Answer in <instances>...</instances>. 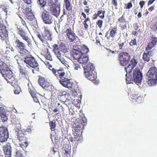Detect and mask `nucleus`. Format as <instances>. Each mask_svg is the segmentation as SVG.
Returning a JSON list of instances; mask_svg holds the SVG:
<instances>
[{
    "mask_svg": "<svg viewBox=\"0 0 157 157\" xmlns=\"http://www.w3.org/2000/svg\"><path fill=\"white\" fill-rule=\"evenodd\" d=\"M88 59L86 54L84 53L83 55L78 58V60L80 63L84 64V74L86 77L91 81H94V83L95 84H97L98 82L95 81L97 77L96 72L94 71V66L91 63H87Z\"/></svg>",
    "mask_w": 157,
    "mask_h": 157,
    "instance_id": "f257e3e1",
    "label": "nucleus"
},
{
    "mask_svg": "<svg viewBox=\"0 0 157 157\" xmlns=\"http://www.w3.org/2000/svg\"><path fill=\"white\" fill-rule=\"evenodd\" d=\"M131 72H128L126 75V81L127 84L132 83L134 82L136 84L141 82L143 77L142 73L138 68H135L133 71L132 75Z\"/></svg>",
    "mask_w": 157,
    "mask_h": 157,
    "instance_id": "f03ea898",
    "label": "nucleus"
},
{
    "mask_svg": "<svg viewBox=\"0 0 157 157\" xmlns=\"http://www.w3.org/2000/svg\"><path fill=\"white\" fill-rule=\"evenodd\" d=\"M1 74L8 83H10L13 86H14L16 82L15 79L13 72L10 69L4 71V73L1 72Z\"/></svg>",
    "mask_w": 157,
    "mask_h": 157,
    "instance_id": "7ed1b4c3",
    "label": "nucleus"
},
{
    "mask_svg": "<svg viewBox=\"0 0 157 157\" xmlns=\"http://www.w3.org/2000/svg\"><path fill=\"white\" fill-rule=\"evenodd\" d=\"M65 75V73L64 72H62L61 73H59V76L60 78L59 80L60 83L65 87L67 88L71 87L72 86L73 83L70 81L71 79H69L64 77Z\"/></svg>",
    "mask_w": 157,
    "mask_h": 157,
    "instance_id": "20e7f679",
    "label": "nucleus"
},
{
    "mask_svg": "<svg viewBox=\"0 0 157 157\" xmlns=\"http://www.w3.org/2000/svg\"><path fill=\"white\" fill-rule=\"evenodd\" d=\"M118 58L121 65L124 66L128 63L130 58V56L128 53L123 52L119 54Z\"/></svg>",
    "mask_w": 157,
    "mask_h": 157,
    "instance_id": "39448f33",
    "label": "nucleus"
},
{
    "mask_svg": "<svg viewBox=\"0 0 157 157\" xmlns=\"http://www.w3.org/2000/svg\"><path fill=\"white\" fill-rule=\"evenodd\" d=\"M9 137L7 128L6 127H0V142L3 143L7 141Z\"/></svg>",
    "mask_w": 157,
    "mask_h": 157,
    "instance_id": "423d86ee",
    "label": "nucleus"
},
{
    "mask_svg": "<svg viewBox=\"0 0 157 157\" xmlns=\"http://www.w3.org/2000/svg\"><path fill=\"white\" fill-rule=\"evenodd\" d=\"M42 18L45 24H51L53 21V17L49 12L45 11L42 12Z\"/></svg>",
    "mask_w": 157,
    "mask_h": 157,
    "instance_id": "0eeeda50",
    "label": "nucleus"
},
{
    "mask_svg": "<svg viewBox=\"0 0 157 157\" xmlns=\"http://www.w3.org/2000/svg\"><path fill=\"white\" fill-rule=\"evenodd\" d=\"M24 62L32 68L37 67L38 66V63L32 56L25 58Z\"/></svg>",
    "mask_w": 157,
    "mask_h": 157,
    "instance_id": "6e6552de",
    "label": "nucleus"
},
{
    "mask_svg": "<svg viewBox=\"0 0 157 157\" xmlns=\"http://www.w3.org/2000/svg\"><path fill=\"white\" fill-rule=\"evenodd\" d=\"M148 78L157 79V68L155 67H152L147 73L146 78Z\"/></svg>",
    "mask_w": 157,
    "mask_h": 157,
    "instance_id": "1a4fd4ad",
    "label": "nucleus"
},
{
    "mask_svg": "<svg viewBox=\"0 0 157 157\" xmlns=\"http://www.w3.org/2000/svg\"><path fill=\"white\" fill-rule=\"evenodd\" d=\"M38 82L40 85L43 88L45 89L46 90H50V88L51 86L50 84L48 82L45 81L44 78L39 76Z\"/></svg>",
    "mask_w": 157,
    "mask_h": 157,
    "instance_id": "9d476101",
    "label": "nucleus"
},
{
    "mask_svg": "<svg viewBox=\"0 0 157 157\" xmlns=\"http://www.w3.org/2000/svg\"><path fill=\"white\" fill-rule=\"evenodd\" d=\"M65 33H66L67 36L70 42L73 41L76 38H78L77 36L71 29H67Z\"/></svg>",
    "mask_w": 157,
    "mask_h": 157,
    "instance_id": "9b49d317",
    "label": "nucleus"
},
{
    "mask_svg": "<svg viewBox=\"0 0 157 157\" xmlns=\"http://www.w3.org/2000/svg\"><path fill=\"white\" fill-rule=\"evenodd\" d=\"M138 63L137 60L134 59L131 60L130 61V63H129L127 67H124V69L126 72H131L132 69Z\"/></svg>",
    "mask_w": 157,
    "mask_h": 157,
    "instance_id": "f8f14e48",
    "label": "nucleus"
},
{
    "mask_svg": "<svg viewBox=\"0 0 157 157\" xmlns=\"http://www.w3.org/2000/svg\"><path fill=\"white\" fill-rule=\"evenodd\" d=\"M52 14L56 17H58L60 12V7L53 6L50 9Z\"/></svg>",
    "mask_w": 157,
    "mask_h": 157,
    "instance_id": "ddd939ff",
    "label": "nucleus"
},
{
    "mask_svg": "<svg viewBox=\"0 0 157 157\" xmlns=\"http://www.w3.org/2000/svg\"><path fill=\"white\" fill-rule=\"evenodd\" d=\"M0 36L2 40H5L7 38L8 35L7 31L5 28L3 29H1L0 31Z\"/></svg>",
    "mask_w": 157,
    "mask_h": 157,
    "instance_id": "4468645a",
    "label": "nucleus"
},
{
    "mask_svg": "<svg viewBox=\"0 0 157 157\" xmlns=\"http://www.w3.org/2000/svg\"><path fill=\"white\" fill-rule=\"evenodd\" d=\"M43 34L44 39L45 42H47V41H51L52 40L51 35L49 31H45Z\"/></svg>",
    "mask_w": 157,
    "mask_h": 157,
    "instance_id": "2eb2a0df",
    "label": "nucleus"
},
{
    "mask_svg": "<svg viewBox=\"0 0 157 157\" xmlns=\"http://www.w3.org/2000/svg\"><path fill=\"white\" fill-rule=\"evenodd\" d=\"M9 113V112L7 111L5 113H2V114L0 115L1 119L3 122L7 121L8 120V117Z\"/></svg>",
    "mask_w": 157,
    "mask_h": 157,
    "instance_id": "dca6fc26",
    "label": "nucleus"
},
{
    "mask_svg": "<svg viewBox=\"0 0 157 157\" xmlns=\"http://www.w3.org/2000/svg\"><path fill=\"white\" fill-rule=\"evenodd\" d=\"M146 79H147L148 84L150 86H155L157 83V79H151L148 78L147 77Z\"/></svg>",
    "mask_w": 157,
    "mask_h": 157,
    "instance_id": "f3484780",
    "label": "nucleus"
},
{
    "mask_svg": "<svg viewBox=\"0 0 157 157\" xmlns=\"http://www.w3.org/2000/svg\"><path fill=\"white\" fill-rule=\"evenodd\" d=\"M15 42L17 44V46L20 48H24L26 47L25 44L18 39H16Z\"/></svg>",
    "mask_w": 157,
    "mask_h": 157,
    "instance_id": "a211bd4d",
    "label": "nucleus"
},
{
    "mask_svg": "<svg viewBox=\"0 0 157 157\" xmlns=\"http://www.w3.org/2000/svg\"><path fill=\"white\" fill-rule=\"evenodd\" d=\"M64 2L66 9L69 11L71 9V6L70 1L69 0H64Z\"/></svg>",
    "mask_w": 157,
    "mask_h": 157,
    "instance_id": "6ab92c4d",
    "label": "nucleus"
},
{
    "mask_svg": "<svg viewBox=\"0 0 157 157\" xmlns=\"http://www.w3.org/2000/svg\"><path fill=\"white\" fill-rule=\"evenodd\" d=\"M105 11L104 10L102 11V10H99L98 11L97 14H94V15H97L99 17L103 19L105 17Z\"/></svg>",
    "mask_w": 157,
    "mask_h": 157,
    "instance_id": "aec40b11",
    "label": "nucleus"
},
{
    "mask_svg": "<svg viewBox=\"0 0 157 157\" xmlns=\"http://www.w3.org/2000/svg\"><path fill=\"white\" fill-rule=\"evenodd\" d=\"M126 42L124 38L121 39L120 41L118 43V45H119V49H122L123 47L124 46V44Z\"/></svg>",
    "mask_w": 157,
    "mask_h": 157,
    "instance_id": "412c9836",
    "label": "nucleus"
},
{
    "mask_svg": "<svg viewBox=\"0 0 157 157\" xmlns=\"http://www.w3.org/2000/svg\"><path fill=\"white\" fill-rule=\"evenodd\" d=\"M74 52V56H76V57L78 59V58L83 55L84 53H82L81 51L77 50H75Z\"/></svg>",
    "mask_w": 157,
    "mask_h": 157,
    "instance_id": "4be33fe9",
    "label": "nucleus"
},
{
    "mask_svg": "<svg viewBox=\"0 0 157 157\" xmlns=\"http://www.w3.org/2000/svg\"><path fill=\"white\" fill-rule=\"evenodd\" d=\"M2 65V67L1 68V72L4 73V71H6L10 69L7 65L4 62Z\"/></svg>",
    "mask_w": 157,
    "mask_h": 157,
    "instance_id": "5701e85b",
    "label": "nucleus"
},
{
    "mask_svg": "<svg viewBox=\"0 0 157 157\" xmlns=\"http://www.w3.org/2000/svg\"><path fill=\"white\" fill-rule=\"evenodd\" d=\"M55 122L56 121L54 120H52V121L49 122V125L51 127V129L52 131H54L55 130V128L56 127Z\"/></svg>",
    "mask_w": 157,
    "mask_h": 157,
    "instance_id": "b1692460",
    "label": "nucleus"
},
{
    "mask_svg": "<svg viewBox=\"0 0 157 157\" xmlns=\"http://www.w3.org/2000/svg\"><path fill=\"white\" fill-rule=\"evenodd\" d=\"M22 39L26 41L29 44H30L31 43L30 41V40L28 37L25 33L23 34H21V36Z\"/></svg>",
    "mask_w": 157,
    "mask_h": 157,
    "instance_id": "393cba45",
    "label": "nucleus"
},
{
    "mask_svg": "<svg viewBox=\"0 0 157 157\" xmlns=\"http://www.w3.org/2000/svg\"><path fill=\"white\" fill-rule=\"evenodd\" d=\"M46 0H37V3L41 7H44L46 4Z\"/></svg>",
    "mask_w": 157,
    "mask_h": 157,
    "instance_id": "a878e982",
    "label": "nucleus"
},
{
    "mask_svg": "<svg viewBox=\"0 0 157 157\" xmlns=\"http://www.w3.org/2000/svg\"><path fill=\"white\" fill-rule=\"evenodd\" d=\"M117 28L116 27L113 28L111 31L110 35L112 37H114L117 33Z\"/></svg>",
    "mask_w": 157,
    "mask_h": 157,
    "instance_id": "bb28decb",
    "label": "nucleus"
},
{
    "mask_svg": "<svg viewBox=\"0 0 157 157\" xmlns=\"http://www.w3.org/2000/svg\"><path fill=\"white\" fill-rule=\"evenodd\" d=\"M143 58L144 60L146 61H148L150 59V56L149 55L147 54V53H144L143 55Z\"/></svg>",
    "mask_w": 157,
    "mask_h": 157,
    "instance_id": "cd10ccee",
    "label": "nucleus"
},
{
    "mask_svg": "<svg viewBox=\"0 0 157 157\" xmlns=\"http://www.w3.org/2000/svg\"><path fill=\"white\" fill-rule=\"evenodd\" d=\"M155 45L153 44L152 42L149 43L148 46L146 48V50L148 51L151 49Z\"/></svg>",
    "mask_w": 157,
    "mask_h": 157,
    "instance_id": "c85d7f7f",
    "label": "nucleus"
},
{
    "mask_svg": "<svg viewBox=\"0 0 157 157\" xmlns=\"http://www.w3.org/2000/svg\"><path fill=\"white\" fill-rule=\"evenodd\" d=\"M26 17L29 21H31L33 19L34 16L30 12V13H29V14H28L26 16Z\"/></svg>",
    "mask_w": 157,
    "mask_h": 157,
    "instance_id": "c756f323",
    "label": "nucleus"
},
{
    "mask_svg": "<svg viewBox=\"0 0 157 157\" xmlns=\"http://www.w3.org/2000/svg\"><path fill=\"white\" fill-rule=\"evenodd\" d=\"M37 36L38 37L42 43H45L43 34L41 35L40 34L38 33L37 34Z\"/></svg>",
    "mask_w": 157,
    "mask_h": 157,
    "instance_id": "7c9ffc66",
    "label": "nucleus"
},
{
    "mask_svg": "<svg viewBox=\"0 0 157 157\" xmlns=\"http://www.w3.org/2000/svg\"><path fill=\"white\" fill-rule=\"evenodd\" d=\"M21 91V89L20 87H18L14 90V93L17 94H19Z\"/></svg>",
    "mask_w": 157,
    "mask_h": 157,
    "instance_id": "2f4dec72",
    "label": "nucleus"
},
{
    "mask_svg": "<svg viewBox=\"0 0 157 157\" xmlns=\"http://www.w3.org/2000/svg\"><path fill=\"white\" fill-rule=\"evenodd\" d=\"M97 23L98 26V27L100 28H101L102 26L103 21L102 20H99L98 21V22H97Z\"/></svg>",
    "mask_w": 157,
    "mask_h": 157,
    "instance_id": "473e14b6",
    "label": "nucleus"
},
{
    "mask_svg": "<svg viewBox=\"0 0 157 157\" xmlns=\"http://www.w3.org/2000/svg\"><path fill=\"white\" fill-rule=\"evenodd\" d=\"M52 6L56 7H57V6H58L59 7H60V4L58 0H55V2L52 5Z\"/></svg>",
    "mask_w": 157,
    "mask_h": 157,
    "instance_id": "72a5a7b5",
    "label": "nucleus"
},
{
    "mask_svg": "<svg viewBox=\"0 0 157 157\" xmlns=\"http://www.w3.org/2000/svg\"><path fill=\"white\" fill-rule=\"evenodd\" d=\"M56 55L57 57L58 58H60L61 57V55L60 52L58 51H55L54 52Z\"/></svg>",
    "mask_w": 157,
    "mask_h": 157,
    "instance_id": "f704fd0d",
    "label": "nucleus"
},
{
    "mask_svg": "<svg viewBox=\"0 0 157 157\" xmlns=\"http://www.w3.org/2000/svg\"><path fill=\"white\" fill-rule=\"evenodd\" d=\"M23 12L26 15V16L28 14H29V13H30L28 9H26L25 10L24 9L23 10Z\"/></svg>",
    "mask_w": 157,
    "mask_h": 157,
    "instance_id": "c9c22d12",
    "label": "nucleus"
},
{
    "mask_svg": "<svg viewBox=\"0 0 157 157\" xmlns=\"http://www.w3.org/2000/svg\"><path fill=\"white\" fill-rule=\"evenodd\" d=\"M6 48L7 49L9 48L8 50H7L6 51V53H8V52H13L14 51V49L12 47H11V48H8V47H6Z\"/></svg>",
    "mask_w": 157,
    "mask_h": 157,
    "instance_id": "e433bc0d",
    "label": "nucleus"
},
{
    "mask_svg": "<svg viewBox=\"0 0 157 157\" xmlns=\"http://www.w3.org/2000/svg\"><path fill=\"white\" fill-rule=\"evenodd\" d=\"M119 21L120 22L123 23L126 21L125 19L123 17V15L122 16L118 19Z\"/></svg>",
    "mask_w": 157,
    "mask_h": 157,
    "instance_id": "4c0bfd02",
    "label": "nucleus"
},
{
    "mask_svg": "<svg viewBox=\"0 0 157 157\" xmlns=\"http://www.w3.org/2000/svg\"><path fill=\"white\" fill-rule=\"evenodd\" d=\"M7 111V110H6L5 109L2 107H0V115L2 114V113H4Z\"/></svg>",
    "mask_w": 157,
    "mask_h": 157,
    "instance_id": "58836bf2",
    "label": "nucleus"
},
{
    "mask_svg": "<svg viewBox=\"0 0 157 157\" xmlns=\"http://www.w3.org/2000/svg\"><path fill=\"white\" fill-rule=\"evenodd\" d=\"M153 44L156 45L157 42V38L156 37H153L151 42Z\"/></svg>",
    "mask_w": 157,
    "mask_h": 157,
    "instance_id": "ea45409f",
    "label": "nucleus"
},
{
    "mask_svg": "<svg viewBox=\"0 0 157 157\" xmlns=\"http://www.w3.org/2000/svg\"><path fill=\"white\" fill-rule=\"evenodd\" d=\"M0 7L4 11L6 12V13H7V8H6L5 6L3 5H1Z\"/></svg>",
    "mask_w": 157,
    "mask_h": 157,
    "instance_id": "a19ab883",
    "label": "nucleus"
},
{
    "mask_svg": "<svg viewBox=\"0 0 157 157\" xmlns=\"http://www.w3.org/2000/svg\"><path fill=\"white\" fill-rule=\"evenodd\" d=\"M83 24L84 25V27L85 29L86 30L87 29H88V25L87 24V22H85L84 21L83 22Z\"/></svg>",
    "mask_w": 157,
    "mask_h": 157,
    "instance_id": "79ce46f5",
    "label": "nucleus"
},
{
    "mask_svg": "<svg viewBox=\"0 0 157 157\" xmlns=\"http://www.w3.org/2000/svg\"><path fill=\"white\" fill-rule=\"evenodd\" d=\"M145 2L144 1H141L140 2V6L141 8H142L145 4Z\"/></svg>",
    "mask_w": 157,
    "mask_h": 157,
    "instance_id": "37998d69",
    "label": "nucleus"
},
{
    "mask_svg": "<svg viewBox=\"0 0 157 157\" xmlns=\"http://www.w3.org/2000/svg\"><path fill=\"white\" fill-rule=\"evenodd\" d=\"M16 157H22V154L19 152L16 153Z\"/></svg>",
    "mask_w": 157,
    "mask_h": 157,
    "instance_id": "c03bdc74",
    "label": "nucleus"
},
{
    "mask_svg": "<svg viewBox=\"0 0 157 157\" xmlns=\"http://www.w3.org/2000/svg\"><path fill=\"white\" fill-rule=\"evenodd\" d=\"M24 2L28 4H29L31 3L32 0H23Z\"/></svg>",
    "mask_w": 157,
    "mask_h": 157,
    "instance_id": "a18cd8bd",
    "label": "nucleus"
},
{
    "mask_svg": "<svg viewBox=\"0 0 157 157\" xmlns=\"http://www.w3.org/2000/svg\"><path fill=\"white\" fill-rule=\"evenodd\" d=\"M58 59L63 64L65 63V61L63 59L62 57H61L60 58H59Z\"/></svg>",
    "mask_w": 157,
    "mask_h": 157,
    "instance_id": "49530a36",
    "label": "nucleus"
},
{
    "mask_svg": "<svg viewBox=\"0 0 157 157\" xmlns=\"http://www.w3.org/2000/svg\"><path fill=\"white\" fill-rule=\"evenodd\" d=\"M132 7V5L131 2H129L128 3L126 8L129 9Z\"/></svg>",
    "mask_w": 157,
    "mask_h": 157,
    "instance_id": "de8ad7c7",
    "label": "nucleus"
},
{
    "mask_svg": "<svg viewBox=\"0 0 157 157\" xmlns=\"http://www.w3.org/2000/svg\"><path fill=\"white\" fill-rule=\"evenodd\" d=\"M16 127L17 128H18L17 130H20L21 129V125L20 124H17Z\"/></svg>",
    "mask_w": 157,
    "mask_h": 157,
    "instance_id": "09e8293b",
    "label": "nucleus"
},
{
    "mask_svg": "<svg viewBox=\"0 0 157 157\" xmlns=\"http://www.w3.org/2000/svg\"><path fill=\"white\" fill-rule=\"evenodd\" d=\"M54 47V48L53 50V51H54L55 52V51H56V50L57 51L58 49V46L57 45L55 44V45L53 46Z\"/></svg>",
    "mask_w": 157,
    "mask_h": 157,
    "instance_id": "8fccbe9b",
    "label": "nucleus"
},
{
    "mask_svg": "<svg viewBox=\"0 0 157 157\" xmlns=\"http://www.w3.org/2000/svg\"><path fill=\"white\" fill-rule=\"evenodd\" d=\"M112 3L114 6H116L117 3V0H113Z\"/></svg>",
    "mask_w": 157,
    "mask_h": 157,
    "instance_id": "3c124183",
    "label": "nucleus"
},
{
    "mask_svg": "<svg viewBox=\"0 0 157 157\" xmlns=\"http://www.w3.org/2000/svg\"><path fill=\"white\" fill-rule=\"evenodd\" d=\"M4 62L1 60L0 59V71H1V68L2 67V65L4 63Z\"/></svg>",
    "mask_w": 157,
    "mask_h": 157,
    "instance_id": "603ef678",
    "label": "nucleus"
},
{
    "mask_svg": "<svg viewBox=\"0 0 157 157\" xmlns=\"http://www.w3.org/2000/svg\"><path fill=\"white\" fill-rule=\"evenodd\" d=\"M146 53H147V55H149V56H150V57L152 55V52L151 51H149L148 52H147V51Z\"/></svg>",
    "mask_w": 157,
    "mask_h": 157,
    "instance_id": "864d4df0",
    "label": "nucleus"
},
{
    "mask_svg": "<svg viewBox=\"0 0 157 157\" xmlns=\"http://www.w3.org/2000/svg\"><path fill=\"white\" fill-rule=\"evenodd\" d=\"M155 1V0H150L148 3V5H150L152 4Z\"/></svg>",
    "mask_w": 157,
    "mask_h": 157,
    "instance_id": "5fc2aeb1",
    "label": "nucleus"
},
{
    "mask_svg": "<svg viewBox=\"0 0 157 157\" xmlns=\"http://www.w3.org/2000/svg\"><path fill=\"white\" fill-rule=\"evenodd\" d=\"M6 154L8 155H11V151L9 149H7L6 151Z\"/></svg>",
    "mask_w": 157,
    "mask_h": 157,
    "instance_id": "6e6d98bb",
    "label": "nucleus"
},
{
    "mask_svg": "<svg viewBox=\"0 0 157 157\" xmlns=\"http://www.w3.org/2000/svg\"><path fill=\"white\" fill-rule=\"evenodd\" d=\"M24 32V31L23 30H20L18 32V34L20 35L21 36V34H23Z\"/></svg>",
    "mask_w": 157,
    "mask_h": 157,
    "instance_id": "4d7b16f0",
    "label": "nucleus"
},
{
    "mask_svg": "<svg viewBox=\"0 0 157 157\" xmlns=\"http://www.w3.org/2000/svg\"><path fill=\"white\" fill-rule=\"evenodd\" d=\"M33 98L35 102L37 103L38 101V100L35 96V97L33 96Z\"/></svg>",
    "mask_w": 157,
    "mask_h": 157,
    "instance_id": "13d9d810",
    "label": "nucleus"
},
{
    "mask_svg": "<svg viewBox=\"0 0 157 157\" xmlns=\"http://www.w3.org/2000/svg\"><path fill=\"white\" fill-rule=\"evenodd\" d=\"M142 98L141 97H138V98H137V99L136 100V101L138 102H140H140H141V101H139L140 100H141V99H142Z\"/></svg>",
    "mask_w": 157,
    "mask_h": 157,
    "instance_id": "bf43d9fd",
    "label": "nucleus"
},
{
    "mask_svg": "<svg viewBox=\"0 0 157 157\" xmlns=\"http://www.w3.org/2000/svg\"><path fill=\"white\" fill-rule=\"evenodd\" d=\"M46 59L50 60L52 59L51 56L50 55H48L46 57Z\"/></svg>",
    "mask_w": 157,
    "mask_h": 157,
    "instance_id": "052dcab7",
    "label": "nucleus"
},
{
    "mask_svg": "<svg viewBox=\"0 0 157 157\" xmlns=\"http://www.w3.org/2000/svg\"><path fill=\"white\" fill-rule=\"evenodd\" d=\"M132 34L135 36H137V33L136 31H133L132 32Z\"/></svg>",
    "mask_w": 157,
    "mask_h": 157,
    "instance_id": "680f3d73",
    "label": "nucleus"
},
{
    "mask_svg": "<svg viewBox=\"0 0 157 157\" xmlns=\"http://www.w3.org/2000/svg\"><path fill=\"white\" fill-rule=\"evenodd\" d=\"M107 50L109 51V52L110 53H112V54L114 53L115 52L114 51H113L112 50H110L109 49H107Z\"/></svg>",
    "mask_w": 157,
    "mask_h": 157,
    "instance_id": "e2e57ef3",
    "label": "nucleus"
},
{
    "mask_svg": "<svg viewBox=\"0 0 157 157\" xmlns=\"http://www.w3.org/2000/svg\"><path fill=\"white\" fill-rule=\"evenodd\" d=\"M69 140V141H71V142H73V141H74V138H73V137H70L69 138V140Z\"/></svg>",
    "mask_w": 157,
    "mask_h": 157,
    "instance_id": "0e129e2a",
    "label": "nucleus"
},
{
    "mask_svg": "<svg viewBox=\"0 0 157 157\" xmlns=\"http://www.w3.org/2000/svg\"><path fill=\"white\" fill-rule=\"evenodd\" d=\"M20 73L23 75H26V72L23 71H21Z\"/></svg>",
    "mask_w": 157,
    "mask_h": 157,
    "instance_id": "69168bd1",
    "label": "nucleus"
},
{
    "mask_svg": "<svg viewBox=\"0 0 157 157\" xmlns=\"http://www.w3.org/2000/svg\"><path fill=\"white\" fill-rule=\"evenodd\" d=\"M57 70L54 68L52 69V71L54 74H55L57 71Z\"/></svg>",
    "mask_w": 157,
    "mask_h": 157,
    "instance_id": "338daca9",
    "label": "nucleus"
},
{
    "mask_svg": "<svg viewBox=\"0 0 157 157\" xmlns=\"http://www.w3.org/2000/svg\"><path fill=\"white\" fill-rule=\"evenodd\" d=\"M121 27L123 29H125L127 28V26L126 25H124L121 26Z\"/></svg>",
    "mask_w": 157,
    "mask_h": 157,
    "instance_id": "774afa93",
    "label": "nucleus"
}]
</instances>
